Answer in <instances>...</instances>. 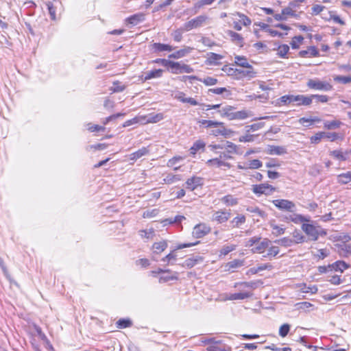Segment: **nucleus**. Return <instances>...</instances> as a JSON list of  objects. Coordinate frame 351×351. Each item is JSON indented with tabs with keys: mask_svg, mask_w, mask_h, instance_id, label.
Here are the masks:
<instances>
[{
	"mask_svg": "<svg viewBox=\"0 0 351 351\" xmlns=\"http://www.w3.org/2000/svg\"><path fill=\"white\" fill-rule=\"evenodd\" d=\"M302 230L309 237V239L315 241L318 239L319 236H326V231L322 228L320 226H315L311 223H304L302 225Z\"/></svg>",
	"mask_w": 351,
	"mask_h": 351,
	"instance_id": "nucleus-1",
	"label": "nucleus"
},
{
	"mask_svg": "<svg viewBox=\"0 0 351 351\" xmlns=\"http://www.w3.org/2000/svg\"><path fill=\"white\" fill-rule=\"evenodd\" d=\"M208 17L206 15H199L185 23L183 25L184 30L189 32L193 29L200 27L204 25Z\"/></svg>",
	"mask_w": 351,
	"mask_h": 351,
	"instance_id": "nucleus-2",
	"label": "nucleus"
},
{
	"mask_svg": "<svg viewBox=\"0 0 351 351\" xmlns=\"http://www.w3.org/2000/svg\"><path fill=\"white\" fill-rule=\"evenodd\" d=\"M307 86L311 89L329 91L332 89V86L327 82L319 80L311 79L307 82Z\"/></svg>",
	"mask_w": 351,
	"mask_h": 351,
	"instance_id": "nucleus-3",
	"label": "nucleus"
},
{
	"mask_svg": "<svg viewBox=\"0 0 351 351\" xmlns=\"http://www.w3.org/2000/svg\"><path fill=\"white\" fill-rule=\"evenodd\" d=\"M272 202L274 206L280 210L292 213L294 212L296 208L295 204L293 202L288 199H275L273 200Z\"/></svg>",
	"mask_w": 351,
	"mask_h": 351,
	"instance_id": "nucleus-4",
	"label": "nucleus"
},
{
	"mask_svg": "<svg viewBox=\"0 0 351 351\" xmlns=\"http://www.w3.org/2000/svg\"><path fill=\"white\" fill-rule=\"evenodd\" d=\"M210 230V228L205 223H199L193 228L192 234L193 237L200 239L208 234Z\"/></svg>",
	"mask_w": 351,
	"mask_h": 351,
	"instance_id": "nucleus-5",
	"label": "nucleus"
},
{
	"mask_svg": "<svg viewBox=\"0 0 351 351\" xmlns=\"http://www.w3.org/2000/svg\"><path fill=\"white\" fill-rule=\"evenodd\" d=\"M233 132L231 130L225 128L223 123L221 122L220 125H215L210 130V134L215 136H223L226 138L229 137Z\"/></svg>",
	"mask_w": 351,
	"mask_h": 351,
	"instance_id": "nucleus-6",
	"label": "nucleus"
},
{
	"mask_svg": "<svg viewBox=\"0 0 351 351\" xmlns=\"http://www.w3.org/2000/svg\"><path fill=\"white\" fill-rule=\"evenodd\" d=\"M275 191V188L268 184H255L252 186V191L256 195H269Z\"/></svg>",
	"mask_w": 351,
	"mask_h": 351,
	"instance_id": "nucleus-7",
	"label": "nucleus"
},
{
	"mask_svg": "<svg viewBox=\"0 0 351 351\" xmlns=\"http://www.w3.org/2000/svg\"><path fill=\"white\" fill-rule=\"evenodd\" d=\"M231 216L230 210H219L215 211L212 215V221H217L219 223H223L227 221Z\"/></svg>",
	"mask_w": 351,
	"mask_h": 351,
	"instance_id": "nucleus-8",
	"label": "nucleus"
},
{
	"mask_svg": "<svg viewBox=\"0 0 351 351\" xmlns=\"http://www.w3.org/2000/svg\"><path fill=\"white\" fill-rule=\"evenodd\" d=\"M291 101L295 106H309L311 104L309 96L304 95H291Z\"/></svg>",
	"mask_w": 351,
	"mask_h": 351,
	"instance_id": "nucleus-9",
	"label": "nucleus"
},
{
	"mask_svg": "<svg viewBox=\"0 0 351 351\" xmlns=\"http://www.w3.org/2000/svg\"><path fill=\"white\" fill-rule=\"evenodd\" d=\"M228 36H230V40L234 43L236 45L239 46V47H243V45H244V38L243 37L235 32H233L232 30H228L226 32Z\"/></svg>",
	"mask_w": 351,
	"mask_h": 351,
	"instance_id": "nucleus-10",
	"label": "nucleus"
},
{
	"mask_svg": "<svg viewBox=\"0 0 351 351\" xmlns=\"http://www.w3.org/2000/svg\"><path fill=\"white\" fill-rule=\"evenodd\" d=\"M206 165L210 167H225L228 169H230L232 167V165L229 162H225L224 160H221L220 158L209 159L206 161Z\"/></svg>",
	"mask_w": 351,
	"mask_h": 351,
	"instance_id": "nucleus-11",
	"label": "nucleus"
},
{
	"mask_svg": "<svg viewBox=\"0 0 351 351\" xmlns=\"http://www.w3.org/2000/svg\"><path fill=\"white\" fill-rule=\"evenodd\" d=\"M193 51V48L191 47H184V48L173 52L169 55V58L179 59L182 58Z\"/></svg>",
	"mask_w": 351,
	"mask_h": 351,
	"instance_id": "nucleus-12",
	"label": "nucleus"
},
{
	"mask_svg": "<svg viewBox=\"0 0 351 351\" xmlns=\"http://www.w3.org/2000/svg\"><path fill=\"white\" fill-rule=\"evenodd\" d=\"M203 260L204 258L201 256H193L186 258L183 263L182 266L186 267L187 268H192L196 265L202 263Z\"/></svg>",
	"mask_w": 351,
	"mask_h": 351,
	"instance_id": "nucleus-13",
	"label": "nucleus"
},
{
	"mask_svg": "<svg viewBox=\"0 0 351 351\" xmlns=\"http://www.w3.org/2000/svg\"><path fill=\"white\" fill-rule=\"evenodd\" d=\"M271 241L268 239H264L263 241H260L256 246L252 249L253 253H263L265 250L269 247Z\"/></svg>",
	"mask_w": 351,
	"mask_h": 351,
	"instance_id": "nucleus-14",
	"label": "nucleus"
},
{
	"mask_svg": "<svg viewBox=\"0 0 351 351\" xmlns=\"http://www.w3.org/2000/svg\"><path fill=\"white\" fill-rule=\"evenodd\" d=\"M202 184V179L199 177H192L189 178L186 182V188L193 191L197 186Z\"/></svg>",
	"mask_w": 351,
	"mask_h": 351,
	"instance_id": "nucleus-15",
	"label": "nucleus"
},
{
	"mask_svg": "<svg viewBox=\"0 0 351 351\" xmlns=\"http://www.w3.org/2000/svg\"><path fill=\"white\" fill-rule=\"evenodd\" d=\"M206 143L202 140L195 141L190 148V154L193 156L195 155L197 152H204Z\"/></svg>",
	"mask_w": 351,
	"mask_h": 351,
	"instance_id": "nucleus-16",
	"label": "nucleus"
},
{
	"mask_svg": "<svg viewBox=\"0 0 351 351\" xmlns=\"http://www.w3.org/2000/svg\"><path fill=\"white\" fill-rule=\"evenodd\" d=\"M328 267H330V271L335 270L343 272L349 267V265L343 261H337L332 264L328 265Z\"/></svg>",
	"mask_w": 351,
	"mask_h": 351,
	"instance_id": "nucleus-17",
	"label": "nucleus"
},
{
	"mask_svg": "<svg viewBox=\"0 0 351 351\" xmlns=\"http://www.w3.org/2000/svg\"><path fill=\"white\" fill-rule=\"evenodd\" d=\"M252 296V293L251 292H241L236 293H230L227 296V300H239L249 298Z\"/></svg>",
	"mask_w": 351,
	"mask_h": 351,
	"instance_id": "nucleus-18",
	"label": "nucleus"
},
{
	"mask_svg": "<svg viewBox=\"0 0 351 351\" xmlns=\"http://www.w3.org/2000/svg\"><path fill=\"white\" fill-rule=\"evenodd\" d=\"M149 151L147 147H143L139 149L138 151L133 152L129 155V159L130 160H136L137 159L141 158L143 156H147L149 154Z\"/></svg>",
	"mask_w": 351,
	"mask_h": 351,
	"instance_id": "nucleus-19",
	"label": "nucleus"
},
{
	"mask_svg": "<svg viewBox=\"0 0 351 351\" xmlns=\"http://www.w3.org/2000/svg\"><path fill=\"white\" fill-rule=\"evenodd\" d=\"M267 153L270 155H283L287 154V149L282 146L269 145Z\"/></svg>",
	"mask_w": 351,
	"mask_h": 351,
	"instance_id": "nucleus-20",
	"label": "nucleus"
},
{
	"mask_svg": "<svg viewBox=\"0 0 351 351\" xmlns=\"http://www.w3.org/2000/svg\"><path fill=\"white\" fill-rule=\"evenodd\" d=\"M145 20V14L143 13H138L133 14L128 17L126 21L129 24L134 26Z\"/></svg>",
	"mask_w": 351,
	"mask_h": 351,
	"instance_id": "nucleus-21",
	"label": "nucleus"
},
{
	"mask_svg": "<svg viewBox=\"0 0 351 351\" xmlns=\"http://www.w3.org/2000/svg\"><path fill=\"white\" fill-rule=\"evenodd\" d=\"M308 55L312 57H317L319 56V51L315 47L311 46L306 50H302L299 52L300 57H306Z\"/></svg>",
	"mask_w": 351,
	"mask_h": 351,
	"instance_id": "nucleus-22",
	"label": "nucleus"
},
{
	"mask_svg": "<svg viewBox=\"0 0 351 351\" xmlns=\"http://www.w3.org/2000/svg\"><path fill=\"white\" fill-rule=\"evenodd\" d=\"M234 108L230 106H226L221 109L218 110V112L221 114V117H226L230 120H233V112Z\"/></svg>",
	"mask_w": 351,
	"mask_h": 351,
	"instance_id": "nucleus-23",
	"label": "nucleus"
},
{
	"mask_svg": "<svg viewBox=\"0 0 351 351\" xmlns=\"http://www.w3.org/2000/svg\"><path fill=\"white\" fill-rule=\"evenodd\" d=\"M223 58V56L221 55H219V54H217L215 53H213V52H210L207 54L206 62L209 64L216 65V64H218V61L221 60Z\"/></svg>",
	"mask_w": 351,
	"mask_h": 351,
	"instance_id": "nucleus-24",
	"label": "nucleus"
},
{
	"mask_svg": "<svg viewBox=\"0 0 351 351\" xmlns=\"http://www.w3.org/2000/svg\"><path fill=\"white\" fill-rule=\"evenodd\" d=\"M153 49L156 52H161V51H171L174 49V48L167 44L155 43L153 44Z\"/></svg>",
	"mask_w": 351,
	"mask_h": 351,
	"instance_id": "nucleus-25",
	"label": "nucleus"
},
{
	"mask_svg": "<svg viewBox=\"0 0 351 351\" xmlns=\"http://www.w3.org/2000/svg\"><path fill=\"white\" fill-rule=\"evenodd\" d=\"M234 59V63L237 65L246 69H252V66L248 63L247 59L245 56H236Z\"/></svg>",
	"mask_w": 351,
	"mask_h": 351,
	"instance_id": "nucleus-26",
	"label": "nucleus"
},
{
	"mask_svg": "<svg viewBox=\"0 0 351 351\" xmlns=\"http://www.w3.org/2000/svg\"><path fill=\"white\" fill-rule=\"evenodd\" d=\"M162 73L163 71L160 69L148 71L145 73L144 76V81H147L152 78L160 77L162 76Z\"/></svg>",
	"mask_w": 351,
	"mask_h": 351,
	"instance_id": "nucleus-27",
	"label": "nucleus"
},
{
	"mask_svg": "<svg viewBox=\"0 0 351 351\" xmlns=\"http://www.w3.org/2000/svg\"><path fill=\"white\" fill-rule=\"evenodd\" d=\"M146 123H157L163 119V114L162 113L158 114H149L147 116L143 117Z\"/></svg>",
	"mask_w": 351,
	"mask_h": 351,
	"instance_id": "nucleus-28",
	"label": "nucleus"
},
{
	"mask_svg": "<svg viewBox=\"0 0 351 351\" xmlns=\"http://www.w3.org/2000/svg\"><path fill=\"white\" fill-rule=\"evenodd\" d=\"M208 93H212L217 95H223V97L225 98H228L231 95L230 90H228L226 88H210L208 90Z\"/></svg>",
	"mask_w": 351,
	"mask_h": 351,
	"instance_id": "nucleus-29",
	"label": "nucleus"
},
{
	"mask_svg": "<svg viewBox=\"0 0 351 351\" xmlns=\"http://www.w3.org/2000/svg\"><path fill=\"white\" fill-rule=\"evenodd\" d=\"M221 201L228 206H235L238 204V199L234 197L232 195H227L226 196H223L221 199Z\"/></svg>",
	"mask_w": 351,
	"mask_h": 351,
	"instance_id": "nucleus-30",
	"label": "nucleus"
},
{
	"mask_svg": "<svg viewBox=\"0 0 351 351\" xmlns=\"http://www.w3.org/2000/svg\"><path fill=\"white\" fill-rule=\"evenodd\" d=\"M289 219L295 223H300L304 222H309L310 217H306L300 214H293L291 215Z\"/></svg>",
	"mask_w": 351,
	"mask_h": 351,
	"instance_id": "nucleus-31",
	"label": "nucleus"
},
{
	"mask_svg": "<svg viewBox=\"0 0 351 351\" xmlns=\"http://www.w3.org/2000/svg\"><path fill=\"white\" fill-rule=\"evenodd\" d=\"M246 218L243 215H239L230 221L232 228H239L241 225L245 223Z\"/></svg>",
	"mask_w": 351,
	"mask_h": 351,
	"instance_id": "nucleus-32",
	"label": "nucleus"
},
{
	"mask_svg": "<svg viewBox=\"0 0 351 351\" xmlns=\"http://www.w3.org/2000/svg\"><path fill=\"white\" fill-rule=\"evenodd\" d=\"M182 64L178 62H173L170 60L169 64L167 67L168 69L173 74L180 73Z\"/></svg>",
	"mask_w": 351,
	"mask_h": 351,
	"instance_id": "nucleus-33",
	"label": "nucleus"
},
{
	"mask_svg": "<svg viewBox=\"0 0 351 351\" xmlns=\"http://www.w3.org/2000/svg\"><path fill=\"white\" fill-rule=\"evenodd\" d=\"M152 247L154 253L159 254L167 247V243L165 241L156 242L154 243Z\"/></svg>",
	"mask_w": 351,
	"mask_h": 351,
	"instance_id": "nucleus-34",
	"label": "nucleus"
},
{
	"mask_svg": "<svg viewBox=\"0 0 351 351\" xmlns=\"http://www.w3.org/2000/svg\"><path fill=\"white\" fill-rule=\"evenodd\" d=\"M234 73H236V75H240L242 77H249L250 78L255 76V72L253 71V68L247 69V70L235 69Z\"/></svg>",
	"mask_w": 351,
	"mask_h": 351,
	"instance_id": "nucleus-35",
	"label": "nucleus"
},
{
	"mask_svg": "<svg viewBox=\"0 0 351 351\" xmlns=\"http://www.w3.org/2000/svg\"><path fill=\"white\" fill-rule=\"evenodd\" d=\"M244 261L239 259H234L230 262H228L226 265V270L229 271L232 269L238 268L243 265Z\"/></svg>",
	"mask_w": 351,
	"mask_h": 351,
	"instance_id": "nucleus-36",
	"label": "nucleus"
},
{
	"mask_svg": "<svg viewBox=\"0 0 351 351\" xmlns=\"http://www.w3.org/2000/svg\"><path fill=\"white\" fill-rule=\"evenodd\" d=\"M275 243L284 247H290L294 244L293 239L289 237H283L275 241Z\"/></svg>",
	"mask_w": 351,
	"mask_h": 351,
	"instance_id": "nucleus-37",
	"label": "nucleus"
},
{
	"mask_svg": "<svg viewBox=\"0 0 351 351\" xmlns=\"http://www.w3.org/2000/svg\"><path fill=\"white\" fill-rule=\"evenodd\" d=\"M246 210L251 213L256 214L257 215H258L259 217H261L262 218H265L267 216V214L265 213V212L261 210L257 206H249L247 208Z\"/></svg>",
	"mask_w": 351,
	"mask_h": 351,
	"instance_id": "nucleus-38",
	"label": "nucleus"
},
{
	"mask_svg": "<svg viewBox=\"0 0 351 351\" xmlns=\"http://www.w3.org/2000/svg\"><path fill=\"white\" fill-rule=\"evenodd\" d=\"M338 182L341 184H347L351 181V172L348 171L345 173H341L338 176Z\"/></svg>",
	"mask_w": 351,
	"mask_h": 351,
	"instance_id": "nucleus-39",
	"label": "nucleus"
},
{
	"mask_svg": "<svg viewBox=\"0 0 351 351\" xmlns=\"http://www.w3.org/2000/svg\"><path fill=\"white\" fill-rule=\"evenodd\" d=\"M236 249L235 245H224L219 251V256H225Z\"/></svg>",
	"mask_w": 351,
	"mask_h": 351,
	"instance_id": "nucleus-40",
	"label": "nucleus"
},
{
	"mask_svg": "<svg viewBox=\"0 0 351 351\" xmlns=\"http://www.w3.org/2000/svg\"><path fill=\"white\" fill-rule=\"evenodd\" d=\"M132 324L130 319H120L117 322V327L118 328H125L131 326Z\"/></svg>",
	"mask_w": 351,
	"mask_h": 351,
	"instance_id": "nucleus-41",
	"label": "nucleus"
},
{
	"mask_svg": "<svg viewBox=\"0 0 351 351\" xmlns=\"http://www.w3.org/2000/svg\"><path fill=\"white\" fill-rule=\"evenodd\" d=\"M184 32H186L185 30H184V26H182L180 29L175 30L171 34L173 40L178 43L180 42L182 39V34Z\"/></svg>",
	"mask_w": 351,
	"mask_h": 351,
	"instance_id": "nucleus-42",
	"label": "nucleus"
},
{
	"mask_svg": "<svg viewBox=\"0 0 351 351\" xmlns=\"http://www.w3.org/2000/svg\"><path fill=\"white\" fill-rule=\"evenodd\" d=\"M264 125H265V123H263V122L256 123H254V124L247 125L245 127L246 132L249 133L250 132L257 131V130L261 129Z\"/></svg>",
	"mask_w": 351,
	"mask_h": 351,
	"instance_id": "nucleus-43",
	"label": "nucleus"
},
{
	"mask_svg": "<svg viewBox=\"0 0 351 351\" xmlns=\"http://www.w3.org/2000/svg\"><path fill=\"white\" fill-rule=\"evenodd\" d=\"M289 51V47L287 45H285V44L282 45L278 47L277 54L280 57L285 58Z\"/></svg>",
	"mask_w": 351,
	"mask_h": 351,
	"instance_id": "nucleus-44",
	"label": "nucleus"
},
{
	"mask_svg": "<svg viewBox=\"0 0 351 351\" xmlns=\"http://www.w3.org/2000/svg\"><path fill=\"white\" fill-rule=\"evenodd\" d=\"M280 252V249H279V247L278 246H271L270 247H269V250H268V252L267 253L266 255H263V257H269V258H271V257H274L276 256V255H278Z\"/></svg>",
	"mask_w": 351,
	"mask_h": 351,
	"instance_id": "nucleus-45",
	"label": "nucleus"
},
{
	"mask_svg": "<svg viewBox=\"0 0 351 351\" xmlns=\"http://www.w3.org/2000/svg\"><path fill=\"white\" fill-rule=\"evenodd\" d=\"M321 121V119L318 117H313V118H306V117H302L299 119V123H301V124H304V123H308V125L313 124V123H315V122H319ZM306 126H308V125H306Z\"/></svg>",
	"mask_w": 351,
	"mask_h": 351,
	"instance_id": "nucleus-46",
	"label": "nucleus"
},
{
	"mask_svg": "<svg viewBox=\"0 0 351 351\" xmlns=\"http://www.w3.org/2000/svg\"><path fill=\"white\" fill-rule=\"evenodd\" d=\"M309 97L311 99V102L313 101V99H315L316 100V102H320V103H326L328 101V97L326 95H309Z\"/></svg>",
	"mask_w": 351,
	"mask_h": 351,
	"instance_id": "nucleus-47",
	"label": "nucleus"
},
{
	"mask_svg": "<svg viewBox=\"0 0 351 351\" xmlns=\"http://www.w3.org/2000/svg\"><path fill=\"white\" fill-rule=\"evenodd\" d=\"M262 165H263L262 162L258 159H254V160H250L247 162V167L249 169H259L262 167Z\"/></svg>",
	"mask_w": 351,
	"mask_h": 351,
	"instance_id": "nucleus-48",
	"label": "nucleus"
},
{
	"mask_svg": "<svg viewBox=\"0 0 351 351\" xmlns=\"http://www.w3.org/2000/svg\"><path fill=\"white\" fill-rule=\"evenodd\" d=\"M341 123L339 121H326L324 128L328 130H333L339 128Z\"/></svg>",
	"mask_w": 351,
	"mask_h": 351,
	"instance_id": "nucleus-49",
	"label": "nucleus"
},
{
	"mask_svg": "<svg viewBox=\"0 0 351 351\" xmlns=\"http://www.w3.org/2000/svg\"><path fill=\"white\" fill-rule=\"evenodd\" d=\"M328 16H322V18L324 19L325 20L333 19V21L335 23H339L341 25H344L343 21H342L339 16L332 15L331 12H328Z\"/></svg>",
	"mask_w": 351,
	"mask_h": 351,
	"instance_id": "nucleus-50",
	"label": "nucleus"
},
{
	"mask_svg": "<svg viewBox=\"0 0 351 351\" xmlns=\"http://www.w3.org/2000/svg\"><path fill=\"white\" fill-rule=\"evenodd\" d=\"M237 14L240 18L239 22L242 23L244 26H249L251 24V19L248 16L240 12H237Z\"/></svg>",
	"mask_w": 351,
	"mask_h": 351,
	"instance_id": "nucleus-51",
	"label": "nucleus"
},
{
	"mask_svg": "<svg viewBox=\"0 0 351 351\" xmlns=\"http://www.w3.org/2000/svg\"><path fill=\"white\" fill-rule=\"evenodd\" d=\"M208 351H231V348L225 346L223 348L219 347L217 344L210 345L207 348Z\"/></svg>",
	"mask_w": 351,
	"mask_h": 351,
	"instance_id": "nucleus-52",
	"label": "nucleus"
},
{
	"mask_svg": "<svg viewBox=\"0 0 351 351\" xmlns=\"http://www.w3.org/2000/svg\"><path fill=\"white\" fill-rule=\"evenodd\" d=\"M290 330V325L288 324H282L279 329V335L285 337Z\"/></svg>",
	"mask_w": 351,
	"mask_h": 351,
	"instance_id": "nucleus-53",
	"label": "nucleus"
},
{
	"mask_svg": "<svg viewBox=\"0 0 351 351\" xmlns=\"http://www.w3.org/2000/svg\"><path fill=\"white\" fill-rule=\"evenodd\" d=\"M304 40V37L302 36H294L292 39V41L291 42V45L293 49H298L299 45L298 43H300Z\"/></svg>",
	"mask_w": 351,
	"mask_h": 351,
	"instance_id": "nucleus-54",
	"label": "nucleus"
},
{
	"mask_svg": "<svg viewBox=\"0 0 351 351\" xmlns=\"http://www.w3.org/2000/svg\"><path fill=\"white\" fill-rule=\"evenodd\" d=\"M199 81L203 82L206 86H213L217 83L218 80L216 78L212 77H206L203 80L199 79Z\"/></svg>",
	"mask_w": 351,
	"mask_h": 351,
	"instance_id": "nucleus-55",
	"label": "nucleus"
},
{
	"mask_svg": "<svg viewBox=\"0 0 351 351\" xmlns=\"http://www.w3.org/2000/svg\"><path fill=\"white\" fill-rule=\"evenodd\" d=\"M184 219H186L184 216L176 215L173 218H168L165 219V221L168 222L169 223H180Z\"/></svg>",
	"mask_w": 351,
	"mask_h": 351,
	"instance_id": "nucleus-56",
	"label": "nucleus"
},
{
	"mask_svg": "<svg viewBox=\"0 0 351 351\" xmlns=\"http://www.w3.org/2000/svg\"><path fill=\"white\" fill-rule=\"evenodd\" d=\"M237 285H241L244 287L251 288L254 289L257 287V282L254 281L239 282L235 284L234 287H236Z\"/></svg>",
	"mask_w": 351,
	"mask_h": 351,
	"instance_id": "nucleus-57",
	"label": "nucleus"
},
{
	"mask_svg": "<svg viewBox=\"0 0 351 351\" xmlns=\"http://www.w3.org/2000/svg\"><path fill=\"white\" fill-rule=\"evenodd\" d=\"M325 135V132H319L316 133L314 136L311 138V143L317 144L318 143L322 138H324Z\"/></svg>",
	"mask_w": 351,
	"mask_h": 351,
	"instance_id": "nucleus-58",
	"label": "nucleus"
},
{
	"mask_svg": "<svg viewBox=\"0 0 351 351\" xmlns=\"http://www.w3.org/2000/svg\"><path fill=\"white\" fill-rule=\"evenodd\" d=\"M108 145L106 143H98L95 145H91L86 147V150L95 149V150H104L106 149Z\"/></svg>",
	"mask_w": 351,
	"mask_h": 351,
	"instance_id": "nucleus-59",
	"label": "nucleus"
},
{
	"mask_svg": "<svg viewBox=\"0 0 351 351\" xmlns=\"http://www.w3.org/2000/svg\"><path fill=\"white\" fill-rule=\"evenodd\" d=\"M334 80L338 82L348 84L351 82V76L337 75L335 77Z\"/></svg>",
	"mask_w": 351,
	"mask_h": 351,
	"instance_id": "nucleus-60",
	"label": "nucleus"
},
{
	"mask_svg": "<svg viewBox=\"0 0 351 351\" xmlns=\"http://www.w3.org/2000/svg\"><path fill=\"white\" fill-rule=\"evenodd\" d=\"M293 237L294 238V239H293L294 243H303L305 239V237L298 232H294L293 233Z\"/></svg>",
	"mask_w": 351,
	"mask_h": 351,
	"instance_id": "nucleus-61",
	"label": "nucleus"
},
{
	"mask_svg": "<svg viewBox=\"0 0 351 351\" xmlns=\"http://www.w3.org/2000/svg\"><path fill=\"white\" fill-rule=\"evenodd\" d=\"M87 125L88 130L91 132L104 131L106 129L104 126H100L98 125H91V123H88Z\"/></svg>",
	"mask_w": 351,
	"mask_h": 351,
	"instance_id": "nucleus-62",
	"label": "nucleus"
},
{
	"mask_svg": "<svg viewBox=\"0 0 351 351\" xmlns=\"http://www.w3.org/2000/svg\"><path fill=\"white\" fill-rule=\"evenodd\" d=\"M301 291L302 293H315L317 291V288L316 286L307 287L306 285H304L301 288Z\"/></svg>",
	"mask_w": 351,
	"mask_h": 351,
	"instance_id": "nucleus-63",
	"label": "nucleus"
},
{
	"mask_svg": "<svg viewBox=\"0 0 351 351\" xmlns=\"http://www.w3.org/2000/svg\"><path fill=\"white\" fill-rule=\"evenodd\" d=\"M261 237H253L250 238L246 243L245 247H252L254 245L257 244L261 241Z\"/></svg>",
	"mask_w": 351,
	"mask_h": 351,
	"instance_id": "nucleus-64",
	"label": "nucleus"
}]
</instances>
